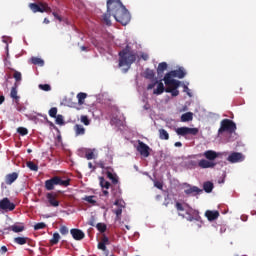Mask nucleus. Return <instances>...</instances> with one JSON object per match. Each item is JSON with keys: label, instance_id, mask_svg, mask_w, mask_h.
I'll use <instances>...</instances> for the list:
<instances>
[{"label": "nucleus", "instance_id": "nucleus-1", "mask_svg": "<svg viewBox=\"0 0 256 256\" xmlns=\"http://www.w3.org/2000/svg\"><path fill=\"white\" fill-rule=\"evenodd\" d=\"M111 15L121 25H128L131 21V14L121 0L107 1V13L103 14V21L108 27H111Z\"/></svg>", "mask_w": 256, "mask_h": 256}, {"label": "nucleus", "instance_id": "nucleus-2", "mask_svg": "<svg viewBox=\"0 0 256 256\" xmlns=\"http://www.w3.org/2000/svg\"><path fill=\"white\" fill-rule=\"evenodd\" d=\"M135 61H137V54L131 51L129 46L119 52V67H128L127 70H129Z\"/></svg>", "mask_w": 256, "mask_h": 256}, {"label": "nucleus", "instance_id": "nucleus-3", "mask_svg": "<svg viewBox=\"0 0 256 256\" xmlns=\"http://www.w3.org/2000/svg\"><path fill=\"white\" fill-rule=\"evenodd\" d=\"M175 207H176V210L178 211L179 217H183V219H187L190 222L201 221V216H199V211L194 210L192 208L185 209V207L180 202H176Z\"/></svg>", "mask_w": 256, "mask_h": 256}, {"label": "nucleus", "instance_id": "nucleus-4", "mask_svg": "<svg viewBox=\"0 0 256 256\" xmlns=\"http://www.w3.org/2000/svg\"><path fill=\"white\" fill-rule=\"evenodd\" d=\"M69 179L63 180L59 176H54L53 178L45 181V188L47 191H53L55 189V185H60V187H69L70 184Z\"/></svg>", "mask_w": 256, "mask_h": 256}, {"label": "nucleus", "instance_id": "nucleus-5", "mask_svg": "<svg viewBox=\"0 0 256 256\" xmlns=\"http://www.w3.org/2000/svg\"><path fill=\"white\" fill-rule=\"evenodd\" d=\"M237 130V125L235 122L229 119H223L220 123V128L218 130V135H221L223 133H235Z\"/></svg>", "mask_w": 256, "mask_h": 256}, {"label": "nucleus", "instance_id": "nucleus-6", "mask_svg": "<svg viewBox=\"0 0 256 256\" xmlns=\"http://www.w3.org/2000/svg\"><path fill=\"white\" fill-rule=\"evenodd\" d=\"M28 7L32 13H51L53 11L46 2L30 3Z\"/></svg>", "mask_w": 256, "mask_h": 256}, {"label": "nucleus", "instance_id": "nucleus-7", "mask_svg": "<svg viewBox=\"0 0 256 256\" xmlns=\"http://www.w3.org/2000/svg\"><path fill=\"white\" fill-rule=\"evenodd\" d=\"M138 145L136 146V151H138V153L144 158L147 159V157H149L151 155V151H153V149H151V147H149V145L145 144V142L138 140L137 141Z\"/></svg>", "mask_w": 256, "mask_h": 256}, {"label": "nucleus", "instance_id": "nucleus-8", "mask_svg": "<svg viewBox=\"0 0 256 256\" xmlns=\"http://www.w3.org/2000/svg\"><path fill=\"white\" fill-rule=\"evenodd\" d=\"M229 153L227 152H222V153H217L213 150H207L204 152V157L208 159V161H215V159H223V157H227Z\"/></svg>", "mask_w": 256, "mask_h": 256}, {"label": "nucleus", "instance_id": "nucleus-9", "mask_svg": "<svg viewBox=\"0 0 256 256\" xmlns=\"http://www.w3.org/2000/svg\"><path fill=\"white\" fill-rule=\"evenodd\" d=\"M177 135H181V137H185L187 135H198L199 128H189V127H180L176 129Z\"/></svg>", "mask_w": 256, "mask_h": 256}, {"label": "nucleus", "instance_id": "nucleus-10", "mask_svg": "<svg viewBox=\"0 0 256 256\" xmlns=\"http://www.w3.org/2000/svg\"><path fill=\"white\" fill-rule=\"evenodd\" d=\"M173 73L172 71L165 74L163 81L167 87H180L181 82L179 80L173 79Z\"/></svg>", "mask_w": 256, "mask_h": 256}, {"label": "nucleus", "instance_id": "nucleus-11", "mask_svg": "<svg viewBox=\"0 0 256 256\" xmlns=\"http://www.w3.org/2000/svg\"><path fill=\"white\" fill-rule=\"evenodd\" d=\"M0 209H2V211H14L15 203H12L9 198H3L0 200Z\"/></svg>", "mask_w": 256, "mask_h": 256}, {"label": "nucleus", "instance_id": "nucleus-12", "mask_svg": "<svg viewBox=\"0 0 256 256\" xmlns=\"http://www.w3.org/2000/svg\"><path fill=\"white\" fill-rule=\"evenodd\" d=\"M70 233L75 241H82V239H85V232H83L81 229L72 228Z\"/></svg>", "mask_w": 256, "mask_h": 256}, {"label": "nucleus", "instance_id": "nucleus-13", "mask_svg": "<svg viewBox=\"0 0 256 256\" xmlns=\"http://www.w3.org/2000/svg\"><path fill=\"white\" fill-rule=\"evenodd\" d=\"M85 157L88 159V161L95 160L97 157H99V151H97L95 148H88L85 150Z\"/></svg>", "mask_w": 256, "mask_h": 256}, {"label": "nucleus", "instance_id": "nucleus-14", "mask_svg": "<svg viewBox=\"0 0 256 256\" xmlns=\"http://www.w3.org/2000/svg\"><path fill=\"white\" fill-rule=\"evenodd\" d=\"M184 193L186 195H199V193H203V190L200 189L199 187L197 186H191V185H188V188L184 190Z\"/></svg>", "mask_w": 256, "mask_h": 256}, {"label": "nucleus", "instance_id": "nucleus-15", "mask_svg": "<svg viewBox=\"0 0 256 256\" xmlns=\"http://www.w3.org/2000/svg\"><path fill=\"white\" fill-rule=\"evenodd\" d=\"M227 161H245V155L241 152H233L227 157Z\"/></svg>", "mask_w": 256, "mask_h": 256}, {"label": "nucleus", "instance_id": "nucleus-16", "mask_svg": "<svg viewBox=\"0 0 256 256\" xmlns=\"http://www.w3.org/2000/svg\"><path fill=\"white\" fill-rule=\"evenodd\" d=\"M46 198L48 199V203H50L51 207H59V201L57 200V194L47 193Z\"/></svg>", "mask_w": 256, "mask_h": 256}, {"label": "nucleus", "instance_id": "nucleus-17", "mask_svg": "<svg viewBox=\"0 0 256 256\" xmlns=\"http://www.w3.org/2000/svg\"><path fill=\"white\" fill-rule=\"evenodd\" d=\"M16 179H19V173L12 172L5 176V183H6V185H13V183H15Z\"/></svg>", "mask_w": 256, "mask_h": 256}, {"label": "nucleus", "instance_id": "nucleus-18", "mask_svg": "<svg viewBox=\"0 0 256 256\" xmlns=\"http://www.w3.org/2000/svg\"><path fill=\"white\" fill-rule=\"evenodd\" d=\"M8 231H13V233H22V231H25V225H23V223H15L8 227Z\"/></svg>", "mask_w": 256, "mask_h": 256}, {"label": "nucleus", "instance_id": "nucleus-19", "mask_svg": "<svg viewBox=\"0 0 256 256\" xmlns=\"http://www.w3.org/2000/svg\"><path fill=\"white\" fill-rule=\"evenodd\" d=\"M205 217H207L208 221H215L216 219H219V211L207 210L205 212Z\"/></svg>", "mask_w": 256, "mask_h": 256}, {"label": "nucleus", "instance_id": "nucleus-20", "mask_svg": "<svg viewBox=\"0 0 256 256\" xmlns=\"http://www.w3.org/2000/svg\"><path fill=\"white\" fill-rule=\"evenodd\" d=\"M215 165H217V162H213V161L198 162V167H200V169H211V168L215 167Z\"/></svg>", "mask_w": 256, "mask_h": 256}, {"label": "nucleus", "instance_id": "nucleus-21", "mask_svg": "<svg viewBox=\"0 0 256 256\" xmlns=\"http://www.w3.org/2000/svg\"><path fill=\"white\" fill-rule=\"evenodd\" d=\"M167 88H165V85L163 84V82L160 80L157 83V89H154L153 94L154 95H162V93H165V90Z\"/></svg>", "mask_w": 256, "mask_h": 256}, {"label": "nucleus", "instance_id": "nucleus-22", "mask_svg": "<svg viewBox=\"0 0 256 256\" xmlns=\"http://www.w3.org/2000/svg\"><path fill=\"white\" fill-rule=\"evenodd\" d=\"M173 77H178V79H183L187 73L183 68H179L178 70H172Z\"/></svg>", "mask_w": 256, "mask_h": 256}, {"label": "nucleus", "instance_id": "nucleus-23", "mask_svg": "<svg viewBox=\"0 0 256 256\" xmlns=\"http://www.w3.org/2000/svg\"><path fill=\"white\" fill-rule=\"evenodd\" d=\"M17 83L14 84V86L11 88L10 97L11 99H14L16 103H19L20 97L17 95Z\"/></svg>", "mask_w": 256, "mask_h": 256}, {"label": "nucleus", "instance_id": "nucleus-24", "mask_svg": "<svg viewBox=\"0 0 256 256\" xmlns=\"http://www.w3.org/2000/svg\"><path fill=\"white\" fill-rule=\"evenodd\" d=\"M179 87H175L174 85L170 86V87H166L165 92L166 93H171L172 97H178L179 95Z\"/></svg>", "mask_w": 256, "mask_h": 256}, {"label": "nucleus", "instance_id": "nucleus-25", "mask_svg": "<svg viewBox=\"0 0 256 256\" xmlns=\"http://www.w3.org/2000/svg\"><path fill=\"white\" fill-rule=\"evenodd\" d=\"M182 123H187V121H193V112H187L181 116Z\"/></svg>", "mask_w": 256, "mask_h": 256}, {"label": "nucleus", "instance_id": "nucleus-26", "mask_svg": "<svg viewBox=\"0 0 256 256\" xmlns=\"http://www.w3.org/2000/svg\"><path fill=\"white\" fill-rule=\"evenodd\" d=\"M31 63L32 65H38L39 67H43L45 65V61L39 57H32Z\"/></svg>", "mask_w": 256, "mask_h": 256}, {"label": "nucleus", "instance_id": "nucleus-27", "mask_svg": "<svg viewBox=\"0 0 256 256\" xmlns=\"http://www.w3.org/2000/svg\"><path fill=\"white\" fill-rule=\"evenodd\" d=\"M74 131L77 136L83 135L85 133V127H83V125H81V124H76L74 126Z\"/></svg>", "mask_w": 256, "mask_h": 256}, {"label": "nucleus", "instance_id": "nucleus-28", "mask_svg": "<svg viewBox=\"0 0 256 256\" xmlns=\"http://www.w3.org/2000/svg\"><path fill=\"white\" fill-rule=\"evenodd\" d=\"M167 71V62H161L158 64L157 73L158 75H161L162 73H165Z\"/></svg>", "mask_w": 256, "mask_h": 256}, {"label": "nucleus", "instance_id": "nucleus-29", "mask_svg": "<svg viewBox=\"0 0 256 256\" xmlns=\"http://www.w3.org/2000/svg\"><path fill=\"white\" fill-rule=\"evenodd\" d=\"M213 182L211 181H207L203 184V189L206 193H211V191H213Z\"/></svg>", "mask_w": 256, "mask_h": 256}, {"label": "nucleus", "instance_id": "nucleus-30", "mask_svg": "<svg viewBox=\"0 0 256 256\" xmlns=\"http://www.w3.org/2000/svg\"><path fill=\"white\" fill-rule=\"evenodd\" d=\"M29 241L28 237H16L14 238V243H17V245H25Z\"/></svg>", "mask_w": 256, "mask_h": 256}, {"label": "nucleus", "instance_id": "nucleus-31", "mask_svg": "<svg viewBox=\"0 0 256 256\" xmlns=\"http://www.w3.org/2000/svg\"><path fill=\"white\" fill-rule=\"evenodd\" d=\"M61 239V235H59V232H55L53 234L52 239L50 240V245H57Z\"/></svg>", "mask_w": 256, "mask_h": 256}, {"label": "nucleus", "instance_id": "nucleus-32", "mask_svg": "<svg viewBox=\"0 0 256 256\" xmlns=\"http://www.w3.org/2000/svg\"><path fill=\"white\" fill-rule=\"evenodd\" d=\"M78 104L83 105L87 99V93L80 92L77 94Z\"/></svg>", "mask_w": 256, "mask_h": 256}, {"label": "nucleus", "instance_id": "nucleus-33", "mask_svg": "<svg viewBox=\"0 0 256 256\" xmlns=\"http://www.w3.org/2000/svg\"><path fill=\"white\" fill-rule=\"evenodd\" d=\"M99 181L102 189H109V187H111V183H109V181H106L104 177H99Z\"/></svg>", "mask_w": 256, "mask_h": 256}, {"label": "nucleus", "instance_id": "nucleus-34", "mask_svg": "<svg viewBox=\"0 0 256 256\" xmlns=\"http://www.w3.org/2000/svg\"><path fill=\"white\" fill-rule=\"evenodd\" d=\"M26 166L30 169V171H39V166L33 161H27Z\"/></svg>", "mask_w": 256, "mask_h": 256}, {"label": "nucleus", "instance_id": "nucleus-35", "mask_svg": "<svg viewBox=\"0 0 256 256\" xmlns=\"http://www.w3.org/2000/svg\"><path fill=\"white\" fill-rule=\"evenodd\" d=\"M107 177L108 179H111L113 185H117L119 183V180L117 179V176L114 175L111 171H107Z\"/></svg>", "mask_w": 256, "mask_h": 256}, {"label": "nucleus", "instance_id": "nucleus-36", "mask_svg": "<svg viewBox=\"0 0 256 256\" xmlns=\"http://www.w3.org/2000/svg\"><path fill=\"white\" fill-rule=\"evenodd\" d=\"M159 136H160V139H162L164 141H168V139H169V133L165 129L159 130Z\"/></svg>", "mask_w": 256, "mask_h": 256}, {"label": "nucleus", "instance_id": "nucleus-37", "mask_svg": "<svg viewBox=\"0 0 256 256\" xmlns=\"http://www.w3.org/2000/svg\"><path fill=\"white\" fill-rule=\"evenodd\" d=\"M186 169H197V167H199V163L195 162V161H188L185 164Z\"/></svg>", "mask_w": 256, "mask_h": 256}, {"label": "nucleus", "instance_id": "nucleus-38", "mask_svg": "<svg viewBox=\"0 0 256 256\" xmlns=\"http://www.w3.org/2000/svg\"><path fill=\"white\" fill-rule=\"evenodd\" d=\"M88 167L89 169H92V171H95V169H97V167H100L101 169H105V165L103 163H98V164H93L91 162L88 163Z\"/></svg>", "mask_w": 256, "mask_h": 256}, {"label": "nucleus", "instance_id": "nucleus-39", "mask_svg": "<svg viewBox=\"0 0 256 256\" xmlns=\"http://www.w3.org/2000/svg\"><path fill=\"white\" fill-rule=\"evenodd\" d=\"M145 78L149 79L150 81L155 79V72H153V70H146L145 72Z\"/></svg>", "mask_w": 256, "mask_h": 256}, {"label": "nucleus", "instance_id": "nucleus-40", "mask_svg": "<svg viewBox=\"0 0 256 256\" xmlns=\"http://www.w3.org/2000/svg\"><path fill=\"white\" fill-rule=\"evenodd\" d=\"M96 228L100 233H105L107 231V225H105L104 223H98L96 225Z\"/></svg>", "mask_w": 256, "mask_h": 256}, {"label": "nucleus", "instance_id": "nucleus-41", "mask_svg": "<svg viewBox=\"0 0 256 256\" xmlns=\"http://www.w3.org/2000/svg\"><path fill=\"white\" fill-rule=\"evenodd\" d=\"M80 121H81V123H83L86 126L91 125V120H89V117L86 115H82L80 117Z\"/></svg>", "mask_w": 256, "mask_h": 256}, {"label": "nucleus", "instance_id": "nucleus-42", "mask_svg": "<svg viewBox=\"0 0 256 256\" xmlns=\"http://www.w3.org/2000/svg\"><path fill=\"white\" fill-rule=\"evenodd\" d=\"M45 227H47V224H45V222H39L34 225V230L39 231L41 229H45Z\"/></svg>", "mask_w": 256, "mask_h": 256}, {"label": "nucleus", "instance_id": "nucleus-43", "mask_svg": "<svg viewBox=\"0 0 256 256\" xmlns=\"http://www.w3.org/2000/svg\"><path fill=\"white\" fill-rule=\"evenodd\" d=\"M17 133H19V135L25 136V135H28L29 130H27V128L25 127H19L17 129Z\"/></svg>", "mask_w": 256, "mask_h": 256}, {"label": "nucleus", "instance_id": "nucleus-44", "mask_svg": "<svg viewBox=\"0 0 256 256\" xmlns=\"http://www.w3.org/2000/svg\"><path fill=\"white\" fill-rule=\"evenodd\" d=\"M54 119H56L57 125H64L65 121L63 120V115L59 114Z\"/></svg>", "mask_w": 256, "mask_h": 256}, {"label": "nucleus", "instance_id": "nucleus-45", "mask_svg": "<svg viewBox=\"0 0 256 256\" xmlns=\"http://www.w3.org/2000/svg\"><path fill=\"white\" fill-rule=\"evenodd\" d=\"M49 116L52 117L53 119H55V117H57V107H52L49 112H48Z\"/></svg>", "mask_w": 256, "mask_h": 256}, {"label": "nucleus", "instance_id": "nucleus-46", "mask_svg": "<svg viewBox=\"0 0 256 256\" xmlns=\"http://www.w3.org/2000/svg\"><path fill=\"white\" fill-rule=\"evenodd\" d=\"M13 78L15 79L16 83H19V81L22 79L21 72L14 71Z\"/></svg>", "mask_w": 256, "mask_h": 256}, {"label": "nucleus", "instance_id": "nucleus-47", "mask_svg": "<svg viewBox=\"0 0 256 256\" xmlns=\"http://www.w3.org/2000/svg\"><path fill=\"white\" fill-rule=\"evenodd\" d=\"M38 87L42 91H51V85H49V84H39Z\"/></svg>", "mask_w": 256, "mask_h": 256}, {"label": "nucleus", "instance_id": "nucleus-48", "mask_svg": "<svg viewBox=\"0 0 256 256\" xmlns=\"http://www.w3.org/2000/svg\"><path fill=\"white\" fill-rule=\"evenodd\" d=\"M113 213L116 215L117 219H119L123 213V208L118 207L117 209L113 210Z\"/></svg>", "mask_w": 256, "mask_h": 256}, {"label": "nucleus", "instance_id": "nucleus-49", "mask_svg": "<svg viewBox=\"0 0 256 256\" xmlns=\"http://www.w3.org/2000/svg\"><path fill=\"white\" fill-rule=\"evenodd\" d=\"M114 205H116V207H121V209H123V207H125V201L121 200V199H117L114 202Z\"/></svg>", "mask_w": 256, "mask_h": 256}, {"label": "nucleus", "instance_id": "nucleus-50", "mask_svg": "<svg viewBox=\"0 0 256 256\" xmlns=\"http://www.w3.org/2000/svg\"><path fill=\"white\" fill-rule=\"evenodd\" d=\"M95 196H86L85 198H84V201H87V203H91L92 205H95L96 203H97V201H95L93 198H94Z\"/></svg>", "mask_w": 256, "mask_h": 256}, {"label": "nucleus", "instance_id": "nucleus-51", "mask_svg": "<svg viewBox=\"0 0 256 256\" xmlns=\"http://www.w3.org/2000/svg\"><path fill=\"white\" fill-rule=\"evenodd\" d=\"M61 235H68L69 234V228L67 226H61L59 229Z\"/></svg>", "mask_w": 256, "mask_h": 256}, {"label": "nucleus", "instance_id": "nucleus-52", "mask_svg": "<svg viewBox=\"0 0 256 256\" xmlns=\"http://www.w3.org/2000/svg\"><path fill=\"white\" fill-rule=\"evenodd\" d=\"M157 83H159V81L157 79L153 80L152 83L148 84L147 90L151 91V89H155V86L157 85Z\"/></svg>", "mask_w": 256, "mask_h": 256}, {"label": "nucleus", "instance_id": "nucleus-53", "mask_svg": "<svg viewBox=\"0 0 256 256\" xmlns=\"http://www.w3.org/2000/svg\"><path fill=\"white\" fill-rule=\"evenodd\" d=\"M98 249H100V251H107V246L102 241H100L98 243Z\"/></svg>", "mask_w": 256, "mask_h": 256}, {"label": "nucleus", "instance_id": "nucleus-54", "mask_svg": "<svg viewBox=\"0 0 256 256\" xmlns=\"http://www.w3.org/2000/svg\"><path fill=\"white\" fill-rule=\"evenodd\" d=\"M101 242L104 244V245H109V238L107 236H103L102 239H101Z\"/></svg>", "mask_w": 256, "mask_h": 256}, {"label": "nucleus", "instance_id": "nucleus-55", "mask_svg": "<svg viewBox=\"0 0 256 256\" xmlns=\"http://www.w3.org/2000/svg\"><path fill=\"white\" fill-rule=\"evenodd\" d=\"M53 17H55L60 23L63 21V17L59 16L57 12H52Z\"/></svg>", "mask_w": 256, "mask_h": 256}, {"label": "nucleus", "instance_id": "nucleus-56", "mask_svg": "<svg viewBox=\"0 0 256 256\" xmlns=\"http://www.w3.org/2000/svg\"><path fill=\"white\" fill-rule=\"evenodd\" d=\"M154 187H156L157 189H163V183L156 181L154 182Z\"/></svg>", "mask_w": 256, "mask_h": 256}, {"label": "nucleus", "instance_id": "nucleus-57", "mask_svg": "<svg viewBox=\"0 0 256 256\" xmlns=\"http://www.w3.org/2000/svg\"><path fill=\"white\" fill-rule=\"evenodd\" d=\"M141 59H143V61H147L149 59V54L147 53H142L141 54Z\"/></svg>", "mask_w": 256, "mask_h": 256}, {"label": "nucleus", "instance_id": "nucleus-58", "mask_svg": "<svg viewBox=\"0 0 256 256\" xmlns=\"http://www.w3.org/2000/svg\"><path fill=\"white\" fill-rule=\"evenodd\" d=\"M0 253H1L2 255H5V253H7V246H2V247L0 248Z\"/></svg>", "mask_w": 256, "mask_h": 256}, {"label": "nucleus", "instance_id": "nucleus-59", "mask_svg": "<svg viewBox=\"0 0 256 256\" xmlns=\"http://www.w3.org/2000/svg\"><path fill=\"white\" fill-rule=\"evenodd\" d=\"M5 103V96L1 95L0 96V105H3Z\"/></svg>", "mask_w": 256, "mask_h": 256}, {"label": "nucleus", "instance_id": "nucleus-60", "mask_svg": "<svg viewBox=\"0 0 256 256\" xmlns=\"http://www.w3.org/2000/svg\"><path fill=\"white\" fill-rule=\"evenodd\" d=\"M174 145L175 147H183V144L181 142H176Z\"/></svg>", "mask_w": 256, "mask_h": 256}, {"label": "nucleus", "instance_id": "nucleus-61", "mask_svg": "<svg viewBox=\"0 0 256 256\" xmlns=\"http://www.w3.org/2000/svg\"><path fill=\"white\" fill-rule=\"evenodd\" d=\"M43 23H45L46 25H49L51 23V21H49V19H47V18H44Z\"/></svg>", "mask_w": 256, "mask_h": 256}, {"label": "nucleus", "instance_id": "nucleus-62", "mask_svg": "<svg viewBox=\"0 0 256 256\" xmlns=\"http://www.w3.org/2000/svg\"><path fill=\"white\" fill-rule=\"evenodd\" d=\"M103 195H105V196L109 195V191L103 190Z\"/></svg>", "mask_w": 256, "mask_h": 256}, {"label": "nucleus", "instance_id": "nucleus-63", "mask_svg": "<svg viewBox=\"0 0 256 256\" xmlns=\"http://www.w3.org/2000/svg\"><path fill=\"white\" fill-rule=\"evenodd\" d=\"M81 51H87V47L86 46H82L81 47Z\"/></svg>", "mask_w": 256, "mask_h": 256}, {"label": "nucleus", "instance_id": "nucleus-64", "mask_svg": "<svg viewBox=\"0 0 256 256\" xmlns=\"http://www.w3.org/2000/svg\"><path fill=\"white\" fill-rule=\"evenodd\" d=\"M57 140H58L59 142H61V136H58V137H57Z\"/></svg>", "mask_w": 256, "mask_h": 256}]
</instances>
